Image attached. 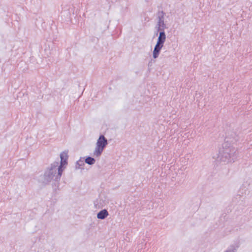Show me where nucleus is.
Instances as JSON below:
<instances>
[{"label": "nucleus", "instance_id": "nucleus-12", "mask_svg": "<svg viewBox=\"0 0 252 252\" xmlns=\"http://www.w3.org/2000/svg\"><path fill=\"white\" fill-rule=\"evenodd\" d=\"M150 62H149V63H148V65L149 66L150 65Z\"/></svg>", "mask_w": 252, "mask_h": 252}, {"label": "nucleus", "instance_id": "nucleus-5", "mask_svg": "<svg viewBox=\"0 0 252 252\" xmlns=\"http://www.w3.org/2000/svg\"><path fill=\"white\" fill-rule=\"evenodd\" d=\"M165 14V13L162 10L158 11V22L156 26L157 31H162L167 28L165 23H164V16Z\"/></svg>", "mask_w": 252, "mask_h": 252}, {"label": "nucleus", "instance_id": "nucleus-13", "mask_svg": "<svg viewBox=\"0 0 252 252\" xmlns=\"http://www.w3.org/2000/svg\"><path fill=\"white\" fill-rule=\"evenodd\" d=\"M111 0V1H112V2H113V0Z\"/></svg>", "mask_w": 252, "mask_h": 252}, {"label": "nucleus", "instance_id": "nucleus-3", "mask_svg": "<svg viewBox=\"0 0 252 252\" xmlns=\"http://www.w3.org/2000/svg\"><path fill=\"white\" fill-rule=\"evenodd\" d=\"M158 34L157 43L154 47L153 52V57L154 59H157L160 52L166 40V34L164 30L157 31L155 33V35L157 36Z\"/></svg>", "mask_w": 252, "mask_h": 252}, {"label": "nucleus", "instance_id": "nucleus-10", "mask_svg": "<svg viewBox=\"0 0 252 252\" xmlns=\"http://www.w3.org/2000/svg\"><path fill=\"white\" fill-rule=\"evenodd\" d=\"M85 162L89 165H92L94 164L95 159L94 158L88 156L86 158Z\"/></svg>", "mask_w": 252, "mask_h": 252}, {"label": "nucleus", "instance_id": "nucleus-1", "mask_svg": "<svg viewBox=\"0 0 252 252\" xmlns=\"http://www.w3.org/2000/svg\"><path fill=\"white\" fill-rule=\"evenodd\" d=\"M237 150L233 145L228 142H224L220 150L218 159L223 162H233L237 158Z\"/></svg>", "mask_w": 252, "mask_h": 252}, {"label": "nucleus", "instance_id": "nucleus-2", "mask_svg": "<svg viewBox=\"0 0 252 252\" xmlns=\"http://www.w3.org/2000/svg\"><path fill=\"white\" fill-rule=\"evenodd\" d=\"M59 161H54L48 167L44 174L43 183L48 184L53 181L55 182V185L59 186L62 175L59 176Z\"/></svg>", "mask_w": 252, "mask_h": 252}, {"label": "nucleus", "instance_id": "nucleus-9", "mask_svg": "<svg viewBox=\"0 0 252 252\" xmlns=\"http://www.w3.org/2000/svg\"><path fill=\"white\" fill-rule=\"evenodd\" d=\"M239 246L237 244H234L230 245L224 252H235Z\"/></svg>", "mask_w": 252, "mask_h": 252}, {"label": "nucleus", "instance_id": "nucleus-8", "mask_svg": "<svg viewBox=\"0 0 252 252\" xmlns=\"http://www.w3.org/2000/svg\"><path fill=\"white\" fill-rule=\"evenodd\" d=\"M109 215L108 212L106 209H103L97 214V218L100 220H104Z\"/></svg>", "mask_w": 252, "mask_h": 252}, {"label": "nucleus", "instance_id": "nucleus-7", "mask_svg": "<svg viewBox=\"0 0 252 252\" xmlns=\"http://www.w3.org/2000/svg\"><path fill=\"white\" fill-rule=\"evenodd\" d=\"M239 139L238 135L233 131H229L226 133L225 142H228L233 144Z\"/></svg>", "mask_w": 252, "mask_h": 252}, {"label": "nucleus", "instance_id": "nucleus-4", "mask_svg": "<svg viewBox=\"0 0 252 252\" xmlns=\"http://www.w3.org/2000/svg\"><path fill=\"white\" fill-rule=\"evenodd\" d=\"M107 144L108 141L106 138L102 134L100 135L96 141L94 155L96 157L100 156Z\"/></svg>", "mask_w": 252, "mask_h": 252}, {"label": "nucleus", "instance_id": "nucleus-6", "mask_svg": "<svg viewBox=\"0 0 252 252\" xmlns=\"http://www.w3.org/2000/svg\"><path fill=\"white\" fill-rule=\"evenodd\" d=\"M67 153L63 152L60 154V164H58L59 167V176L62 175L63 170L65 168V166L67 164L68 159Z\"/></svg>", "mask_w": 252, "mask_h": 252}, {"label": "nucleus", "instance_id": "nucleus-11", "mask_svg": "<svg viewBox=\"0 0 252 252\" xmlns=\"http://www.w3.org/2000/svg\"><path fill=\"white\" fill-rule=\"evenodd\" d=\"M85 165L84 160L81 159V158L79 160L77 161L76 168L77 169H84L83 166Z\"/></svg>", "mask_w": 252, "mask_h": 252}]
</instances>
